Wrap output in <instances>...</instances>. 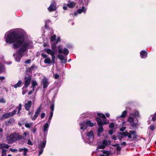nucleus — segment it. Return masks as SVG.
Instances as JSON below:
<instances>
[{"instance_id": "obj_41", "label": "nucleus", "mask_w": 156, "mask_h": 156, "mask_svg": "<svg viewBox=\"0 0 156 156\" xmlns=\"http://www.w3.org/2000/svg\"><path fill=\"white\" fill-rule=\"evenodd\" d=\"M3 71V65L0 63V72H2Z\"/></svg>"}, {"instance_id": "obj_38", "label": "nucleus", "mask_w": 156, "mask_h": 156, "mask_svg": "<svg viewBox=\"0 0 156 156\" xmlns=\"http://www.w3.org/2000/svg\"><path fill=\"white\" fill-rule=\"evenodd\" d=\"M55 56H51V62L52 63L54 64L55 63Z\"/></svg>"}, {"instance_id": "obj_1", "label": "nucleus", "mask_w": 156, "mask_h": 156, "mask_svg": "<svg viewBox=\"0 0 156 156\" xmlns=\"http://www.w3.org/2000/svg\"><path fill=\"white\" fill-rule=\"evenodd\" d=\"M5 42L8 44L12 43V48L17 49V55L15 53L13 55L15 60L20 62L21 58L27 54L28 49H31L33 47V42L30 40H25L24 38L18 35L15 30H10L6 32L4 36Z\"/></svg>"}, {"instance_id": "obj_3", "label": "nucleus", "mask_w": 156, "mask_h": 156, "mask_svg": "<svg viewBox=\"0 0 156 156\" xmlns=\"http://www.w3.org/2000/svg\"><path fill=\"white\" fill-rule=\"evenodd\" d=\"M140 116L138 111L134 110L133 113H130L128 118V121L129 122L133 128L136 127L138 123L137 119L135 120L136 118H138Z\"/></svg>"}, {"instance_id": "obj_37", "label": "nucleus", "mask_w": 156, "mask_h": 156, "mask_svg": "<svg viewBox=\"0 0 156 156\" xmlns=\"http://www.w3.org/2000/svg\"><path fill=\"white\" fill-rule=\"evenodd\" d=\"M41 106H39L37 109L36 111V112L37 113L39 114V113L41 112Z\"/></svg>"}, {"instance_id": "obj_33", "label": "nucleus", "mask_w": 156, "mask_h": 156, "mask_svg": "<svg viewBox=\"0 0 156 156\" xmlns=\"http://www.w3.org/2000/svg\"><path fill=\"white\" fill-rule=\"evenodd\" d=\"M97 115L101 117L104 119H105L106 118V117L104 114H102L101 113H98Z\"/></svg>"}, {"instance_id": "obj_9", "label": "nucleus", "mask_w": 156, "mask_h": 156, "mask_svg": "<svg viewBox=\"0 0 156 156\" xmlns=\"http://www.w3.org/2000/svg\"><path fill=\"white\" fill-rule=\"evenodd\" d=\"M111 142L110 141L106 140H104L98 145L97 149H103L107 147L110 145Z\"/></svg>"}, {"instance_id": "obj_11", "label": "nucleus", "mask_w": 156, "mask_h": 156, "mask_svg": "<svg viewBox=\"0 0 156 156\" xmlns=\"http://www.w3.org/2000/svg\"><path fill=\"white\" fill-rule=\"evenodd\" d=\"M16 111L14 110L11 112L7 113L5 114H3L2 117V119H7L10 117L13 116L16 113Z\"/></svg>"}, {"instance_id": "obj_55", "label": "nucleus", "mask_w": 156, "mask_h": 156, "mask_svg": "<svg viewBox=\"0 0 156 156\" xmlns=\"http://www.w3.org/2000/svg\"><path fill=\"white\" fill-rule=\"evenodd\" d=\"M45 116V114L44 113H42L41 115V118H43Z\"/></svg>"}, {"instance_id": "obj_58", "label": "nucleus", "mask_w": 156, "mask_h": 156, "mask_svg": "<svg viewBox=\"0 0 156 156\" xmlns=\"http://www.w3.org/2000/svg\"><path fill=\"white\" fill-rule=\"evenodd\" d=\"M56 48V46L55 44H52L51 46V48L53 50L54 49H55Z\"/></svg>"}, {"instance_id": "obj_62", "label": "nucleus", "mask_w": 156, "mask_h": 156, "mask_svg": "<svg viewBox=\"0 0 156 156\" xmlns=\"http://www.w3.org/2000/svg\"><path fill=\"white\" fill-rule=\"evenodd\" d=\"M121 147H120L118 146L117 147L116 150H117V151H119L121 150Z\"/></svg>"}, {"instance_id": "obj_44", "label": "nucleus", "mask_w": 156, "mask_h": 156, "mask_svg": "<svg viewBox=\"0 0 156 156\" xmlns=\"http://www.w3.org/2000/svg\"><path fill=\"white\" fill-rule=\"evenodd\" d=\"M54 76L55 79H57L59 78V76L57 74H55L54 75Z\"/></svg>"}, {"instance_id": "obj_35", "label": "nucleus", "mask_w": 156, "mask_h": 156, "mask_svg": "<svg viewBox=\"0 0 156 156\" xmlns=\"http://www.w3.org/2000/svg\"><path fill=\"white\" fill-rule=\"evenodd\" d=\"M67 5L68 7H70V8H73L74 6V5H73V3L72 2H70V3H68L67 4Z\"/></svg>"}, {"instance_id": "obj_59", "label": "nucleus", "mask_w": 156, "mask_h": 156, "mask_svg": "<svg viewBox=\"0 0 156 156\" xmlns=\"http://www.w3.org/2000/svg\"><path fill=\"white\" fill-rule=\"evenodd\" d=\"M0 102L1 103H4L5 101L3 98H1L0 99Z\"/></svg>"}, {"instance_id": "obj_30", "label": "nucleus", "mask_w": 156, "mask_h": 156, "mask_svg": "<svg viewBox=\"0 0 156 156\" xmlns=\"http://www.w3.org/2000/svg\"><path fill=\"white\" fill-rule=\"evenodd\" d=\"M103 154H101L100 156H108L109 154L107 151H103Z\"/></svg>"}, {"instance_id": "obj_50", "label": "nucleus", "mask_w": 156, "mask_h": 156, "mask_svg": "<svg viewBox=\"0 0 156 156\" xmlns=\"http://www.w3.org/2000/svg\"><path fill=\"white\" fill-rule=\"evenodd\" d=\"M114 126V124L113 123H111L109 125V127L110 128H112Z\"/></svg>"}, {"instance_id": "obj_26", "label": "nucleus", "mask_w": 156, "mask_h": 156, "mask_svg": "<svg viewBox=\"0 0 156 156\" xmlns=\"http://www.w3.org/2000/svg\"><path fill=\"white\" fill-rule=\"evenodd\" d=\"M44 62L45 64H51L52 63L51 61L49 58H48L44 60Z\"/></svg>"}, {"instance_id": "obj_51", "label": "nucleus", "mask_w": 156, "mask_h": 156, "mask_svg": "<svg viewBox=\"0 0 156 156\" xmlns=\"http://www.w3.org/2000/svg\"><path fill=\"white\" fill-rule=\"evenodd\" d=\"M9 145L7 144H4V147L6 149L8 148L9 147Z\"/></svg>"}, {"instance_id": "obj_7", "label": "nucleus", "mask_w": 156, "mask_h": 156, "mask_svg": "<svg viewBox=\"0 0 156 156\" xmlns=\"http://www.w3.org/2000/svg\"><path fill=\"white\" fill-rule=\"evenodd\" d=\"M96 120L97 122L99 127H98L97 131V135L98 136H100V133H102L103 131L102 125L104 124H106L108 123L107 122H106L105 120H102L100 118L97 117L96 119Z\"/></svg>"}, {"instance_id": "obj_8", "label": "nucleus", "mask_w": 156, "mask_h": 156, "mask_svg": "<svg viewBox=\"0 0 156 156\" xmlns=\"http://www.w3.org/2000/svg\"><path fill=\"white\" fill-rule=\"evenodd\" d=\"M86 136L87 139H84L83 137L82 138L85 143L91 144L94 140V135L93 132L91 131L89 132H87L86 133Z\"/></svg>"}, {"instance_id": "obj_46", "label": "nucleus", "mask_w": 156, "mask_h": 156, "mask_svg": "<svg viewBox=\"0 0 156 156\" xmlns=\"http://www.w3.org/2000/svg\"><path fill=\"white\" fill-rule=\"evenodd\" d=\"M23 90V91H22V94H26L27 92V88H25L24 89H23V87L22 88Z\"/></svg>"}, {"instance_id": "obj_10", "label": "nucleus", "mask_w": 156, "mask_h": 156, "mask_svg": "<svg viewBox=\"0 0 156 156\" xmlns=\"http://www.w3.org/2000/svg\"><path fill=\"white\" fill-rule=\"evenodd\" d=\"M31 79V77L30 76H26L25 77L24 85L23 87V89L27 88L30 84Z\"/></svg>"}, {"instance_id": "obj_39", "label": "nucleus", "mask_w": 156, "mask_h": 156, "mask_svg": "<svg viewBox=\"0 0 156 156\" xmlns=\"http://www.w3.org/2000/svg\"><path fill=\"white\" fill-rule=\"evenodd\" d=\"M45 50L47 53L48 54H50L52 51L50 49H46Z\"/></svg>"}, {"instance_id": "obj_22", "label": "nucleus", "mask_w": 156, "mask_h": 156, "mask_svg": "<svg viewBox=\"0 0 156 156\" xmlns=\"http://www.w3.org/2000/svg\"><path fill=\"white\" fill-rule=\"evenodd\" d=\"M22 85V80H19L18 82L15 84L12 85V86L15 88H16L18 87H20Z\"/></svg>"}, {"instance_id": "obj_21", "label": "nucleus", "mask_w": 156, "mask_h": 156, "mask_svg": "<svg viewBox=\"0 0 156 156\" xmlns=\"http://www.w3.org/2000/svg\"><path fill=\"white\" fill-rule=\"evenodd\" d=\"M127 113V111L126 110H125L122 112V114L120 116H118L117 118L118 119H121L122 118H124L126 116Z\"/></svg>"}, {"instance_id": "obj_49", "label": "nucleus", "mask_w": 156, "mask_h": 156, "mask_svg": "<svg viewBox=\"0 0 156 156\" xmlns=\"http://www.w3.org/2000/svg\"><path fill=\"white\" fill-rule=\"evenodd\" d=\"M53 115V113L52 112H50V115L48 119H49L51 120V119Z\"/></svg>"}, {"instance_id": "obj_6", "label": "nucleus", "mask_w": 156, "mask_h": 156, "mask_svg": "<svg viewBox=\"0 0 156 156\" xmlns=\"http://www.w3.org/2000/svg\"><path fill=\"white\" fill-rule=\"evenodd\" d=\"M121 134L122 135L121 138H119V140H121L122 138L123 137H128L129 138H133L135 139L137 138V135L136 134L135 131L134 130H130L129 132L126 131L121 133Z\"/></svg>"}, {"instance_id": "obj_60", "label": "nucleus", "mask_w": 156, "mask_h": 156, "mask_svg": "<svg viewBox=\"0 0 156 156\" xmlns=\"http://www.w3.org/2000/svg\"><path fill=\"white\" fill-rule=\"evenodd\" d=\"M60 41V37H58L56 40V44H57L58 42H59Z\"/></svg>"}, {"instance_id": "obj_53", "label": "nucleus", "mask_w": 156, "mask_h": 156, "mask_svg": "<svg viewBox=\"0 0 156 156\" xmlns=\"http://www.w3.org/2000/svg\"><path fill=\"white\" fill-rule=\"evenodd\" d=\"M126 129V127H122L120 128V131L122 132L124 131Z\"/></svg>"}, {"instance_id": "obj_40", "label": "nucleus", "mask_w": 156, "mask_h": 156, "mask_svg": "<svg viewBox=\"0 0 156 156\" xmlns=\"http://www.w3.org/2000/svg\"><path fill=\"white\" fill-rule=\"evenodd\" d=\"M40 149L39 150V151L38 152H39V155H41L42 153L44 151V149L40 148H39Z\"/></svg>"}, {"instance_id": "obj_13", "label": "nucleus", "mask_w": 156, "mask_h": 156, "mask_svg": "<svg viewBox=\"0 0 156 156\" xmlns=\"http://www.w3.org/2000/svg\"><path fill=\"white\" fill-rule=\"evenodd\" d=\"M46 143V137H44V139L43 141H41L38 144L39 148H42L44 149L45 147Z\"/></svg>"}, {"instance_id": "obj_15", "label": "nucleus", "mask_w": 156, "mask_h": 156, "mask_svg": "<svg viewBox=\"0 0 156 156\" xmlns=\"http://www.w3.org/2000/svg\"><path fill=\"white\" fill-rule=\"evenodd\" d=\"M49 126L48 123H45L43 126V132L44 133V137H46L47 134L48 133V129Z\"/></svg>"}, {"instance_id": "obj_63", "label": "nucleus", "mask_w": 156, "mask_h": 156, "mask_svg": "<svg viewBox=\"0 0 156 156\" xmlns=\"http://www.w3.org/2000/svg\"><path fill=\"white\" fill-rule=\"evenodd\" d=\"M4 144H0V148H2L4 147Z\"/></svg>"}, {"instance_id": "obj_57", "label": "nucleus", "mask_w": 156, "mask_h": 156, "mask_svg": "<svg viewBox=\"0 0 156 156\" xmlns=\"http://www.w3.org/2000/svg\"><path fill=\"white\" fill-rule=\"evenodd\" d=\"M31 60L30 59H28L26 61L25 63L26 64H30V63Z\"/></svg>"}, {"instance_id": "obj_4", "label": "nucleus", "mask_w": 156, "mask_h": 156, "mask_svg": "<svg viewBox=\"0 0 156 156\" xmlns=\"http://www.w3.org/2000/svg\"><path fill=\"white\" fill-rule=\"evenodd\" d=\"M58 52L60 54L58 55V58L61 61V62L63 64H65L67 61V59L65 58L61 54L63 53L65 55H67L69 53V51L66 48H64L63 49L61 46H58Z\"/></svg>"}, {"instance_id": "obj_45", "label": "nucleus", "mask_w": 156, "mask_h": 156, "mask_svg": "<svg viewBox=\"0 0 156 156\" xmlns=\"http://www.w3.org/2000/svg\"><path fill=\"white\" fill-rule=\"evenodd\" d=\"M10 150L12 152H17V149H12L11 148H10Z\"/></svg>"}, {"instance_id": "obj_54", "label": "nucleus", "mask_w": 156, "mask_h": 156, "mask_svg": "<svg viewBox=\"0 0 156 156\" xmlns=\"http://www.w3.org/2000/svg\"><path fill=\"white\" fill-rule=\"evenodd\" d=\"M37 130V129L36 128L34 127V129L32 130V132L34 133H35Z\"/></svg>"}, {"instance_id": "obj_25", "label": "nucleus", "mask_w": 156, "mask_h": 156, "mask_svg": "<svg viewBox=\"0 0 156 156\" xmlns=\"http://www.w3.org/2000/svg\"><path fill=\"white\" fill-rule=\"evenodd\" d=\"M37 85V83L35 80H33L32 81V86L31 87L32 88L33 90L34 91V87L36 86Z\"/></svg>"}, {"instance_id": "obj_19", "label": "nucleus", "mask_w": 156, "mask_h": 156, "mask_svg": "<svg viewBox=\"0 0 156 156\" xmlns=\"http://www.w3.org/2000/svg\"><path fill=\"white\" fill-rule=\"evenodd\" d=\"M140 55L141 58H144L147 56V53L146 51L142 50L140 52Z\"/></svg>"}, {"instance_id": "obj_23", "label": "nucleus", "mask_w": 156, "mask_h": 156, "mask_svg": "<svg viewBox=\"0 0 156 156\" xmlns=\"http://www.w3.org/2000/svg\"><path fill=\"white\" fill-rule=\"evenodd\" d=\"M32 102L31 101H29L28 102L26 103L25 105V107L26 110L29 111L31 107Z\"/></svg>"}, {"instance_id": "obj_43", "label": "nucleus", "mask_w": 156, "mask_h": 156, "mask_svg": "<svg viewBox=\"0 0 156 156\" xmlns=\"http://www.w3.org/2000/svg\"><path fill=\"white\" fill-rule=\"evenodd\" d=\"M41 55L43 58H45V59L48 58V55L46 54H44V53H41Z\"/></svg>"}, {"instance_id": "obj_48", "label": "nucleus", "mask_w": 156, "mask_h": 156, "mask_svg": "<svg viewBox=\"0 0 156 156\" xmlns=\"http://www.w3.org/2000/svg\"><path fill=\"white\" fill-rule=\"evenodd\" d=\"M16 109H18V111H20L21 109V105L20 104L18 108H16Z\"/></svg>"}, {"instance_id": "obj_61", "label": "nucleus", "mask_w": 156, "mask_h": 156, "mask_svg": "<svg viewBox=\"0 0 156 156\" xmlns=\"http://www.w3.org/2000/svg\"><path fill=\"white\" fill-rule=\"evenodd\" d=\"M126 143L125 142H123L121 143V145L125 146L126 145Z\"/></svg>"}, {"instance_id": "obj_27", "label": "nucleus", "mask_w": 156, "mask_h": 156, "mask_svg": "<svg viewBox=\"0 0 156 156\" xmlns=\"http://www.w3.org/2000/svg\"><path fill=\"white\" fill-rule=\"evenodd\" d=\"M86 124L87 126L92 127L94 125L93 123L91 122V121L90 120H87L86 121Z\"/></svg>"}, {"instance_id": "obj_47", "label": "nucleus", "mask_w": 156, "mask_h": 156, "mask_svg": "<svg viewBox=\"0 0 156 156\" xmlns=\"http://www.w3.org/2000/svg\"><path fill=\"white\" fill-rule=\"evenodd\" d=\"M27 144L29 145H33V143L30 139H28L27 143Z\"/></svg>"}, {"instance_id": "obj_24", "label": "nucleus", "mask_w": 156, "mask_h": 156, "mask_svg": "<svg viewBox=\"0 0 156 156\" xmlns=\"http://www.w3.org/2000/svg\"><path fill=\"white\" fill-rule=\"evenodd\" d=\"M87 10L86 9H85V7L83 6L82 7V9H79L77 10V12L79 13H81L82 12L85 13Z\"/></svg>"}, {"instance_id": "obj_14", "label": "nucleus", "mask_w": 156, "mask_h": 156, "mask_svg": "<svg viewBox=\"0 0 156 156\" xmlns=\"http://www.w3.org/2000/svg\"><path fill=\"white\" fill-rule=\"evenodd\" d=\"M56 3L54 1L48 8V9L50 12L54 11L56 10Z\"/></svg>"}, {"instance_id": "obj_64", "label": "nucleus", "mask_w": 156, "mask_h": 156, "mask_svg": "<svg viewBox=\"0 0 156 156\" xmlns=\"http://www.w3.org/2000/svg\"><path fill=\"white\" fill-rule=\"evenodd\" d=\"M50 122H51V120L48 119L47 122V123H48V124L49 126Z\"/></svg>"}, {"instance_id": "obj_20", "label": "nucleus", "mask_w": 156, "mask_h": 156, "mask_svg": "<svg viewBox=\"0 0 156 156\" xmlns=\"http://www.w3.org/2000/svg\"><path fill=\"white\" fill-rule=\"evenodd\" d=\"M18 151L20 152H23V155L26 156L27 155V153L28 151V149L25 147L23 148H20L18 150Z\"/></svg>"}, {"instance_id": "obj_52", "label": "nucleus", "mask_w": 156, "mask_h": 156, "mask_svg": "<svg viewBox=\"0 0 156 156\" xmlns=\"http://www.w3.org/2000/svg\"><path fill=\"white\" fill-rule=\"evenodd\" d=\"M55 51H52L51 54L50 55L52 56H55Z\"/></svg>"}, {"instance_id": "obj_28", "label": "nucleus", "mask_w": 156, "mask_h": 156, "mask_svg": "<svg viewBox=\"0 0 156 156\" xmlns=\"http://www.w3.org/2000/svg\"><path fill=\"white\" fill-rule=\"evenodd\" d=\"M151 117L153 122H154L156 120V112L154 114L151 115L150 118Z\"/></svg>"}, {"instance_id": "obj_36", "label": "nucleus", "mask_w": 156, "mask_h": 156, "mask_svg": "<svg viewBox=\"0 0 156 156\" xmlns=\"http://www.w3.org/2000/svg\"><path fill=\"white\" fill-rule=\"evenodd\" d=\"M56 38V36L55 35H54L51 37V41H53L55 40Z\"/></svg>"}, {"instance_id": "obj_29", "label": "nucleus", "mask_w": 156, "mask_h": 156, "mask_svg": "<svg viewBox=\"0 0 156 156\" xmlns=\"http://www.w3.org/2000/svg\"><path fill=\"white\" fill-rule=\"evenodd\" d=\"M33 126V123H26L25 124V126L27 128H30Z\"/></svg>"}, {"instance_id": "obj_32", "label": "nucleus", "mask_w": 156, "mask_h": 156, "mask_svg": "<svg viewBox=\"0 0 156 156\" xmlns=\"http://www.w3.org/2000/svg\"><path fill=\"white\" fill-rule=\"evenodd\" d=\"M52 101H53V102H52L51 105V106H50V108L51 110V112H52L53 113V112L54 110V100H53Z\"/></svg>"}, {"instance_id": "obj_31", "label": "nucleus", "mask_w": 156, "mask_h": 156, "mask_svg": "<svg viewBox=\"0 0 156 156\" xmlns=\"http://www.w3.org/2000/svg\"><path fill=\"white\" fill-rule=\"evenodd\" d=\"M39 114L35 112L34 116L33 117L32 115H31L30 116V118L32 120H34L37 118Z\"/></svg>"}, {"instance_id": "obj_34", "label": "nucleus", "mask_w": 156, "mask_h": 156, "mask_svg": "<svg viewBox=\"0 0 156 156\" xmlns=\"http://www.w3.org/2000/svg\"><path fill=\"white\" fill-rule=\"evenodd\" d=\"M6 151L5 149H2V156H6Z\"/></svg>"}, {"instance_id": "obj_18", "label": "nucleus", "mask_w": 156, "mask_h": 156, "mask_svg": "<svg viewBox=\"0 0 156 156\" xmlns=\"http://www.w3.org/2000/svg\"><path fill=\"white\" fill-rule=\"evenodd\" d=\"M79 124L80 126V129H81L84 131V130L87 129V126L86 124V121L83 122L82 123H80Z\"/></svg>"}, {"instance_id": "obj_16", "label": "nucleus", "mask_w": 156, "mask_h": 156, "mask_svg": "<svg viewBox=\"0 0 156 156\" xmlns=\"http://www.w3.org/2000/svg\"><path fill=\"white\" fill-rule=\"evenodd\" d=\"M37 69V66L34 65H33L27 69V72L31 73L33 71Z\"/></svg>"}, {"instance_id": "obj_5", "label": "nucleus", "mask_w": 156, "mask_h": 156, "mask_svg": "<svg viewBox=\"0 0 156 156\" xmlns=\"http://www.w3.org/2000/svg\"><path fill=\"white\" fill-rule=\"evenodd\" d=\"M58 52L60 54L58 55V58L61 61V62L63 64H65L67 61V59L65 58L61 54L63 53L65 55H67L69 53V51L66 48H64L63 49L61 46H58Z\"/></svg>"}, {"instance_id": "obj_56", "label": "nucleus", "mask_w": 156, "mask_h": 156, "mask_svg": "<svg viewBox=\"0 0 156 156\" xmlns=\"http://www.w3.org/2000/svg\"><path fill=\"white\" fill-rule=\"evenodd\" d=\"M150 128L151 130H154V125H151L150 126Z\"/></svg>"}, {"instance_id": "obj_17", "label": "nucleus", "mask_w": 156, "mask_h": 156, "mask_svg": "<svg viewBox=\"0 0 156 156\" xmlns=\"http://www.w3.org/2000/svg\"><path fill=\"white\" fill-rule=\"evenodd\" d=\"M15 120L13 118L9 119L6 122V124L7 126L12 125L14 123Z\"/></svg>"}, {"instance_id": "obj_2", "label": "nucleus", "mask_w": 156, "mask_h": 156, "mask_svg": "<svg viewBox=\"0 0 156 156\" xmlns=\"http://www.w3.org/2000/svg\"><path fill=\"white\" fill-rule=\"evenodd\" d=\"M7 142L9 144H12L18 140L19 144H23L26 141V139L24 137L18 134L14 133L6 137Z\"/></svg>"}, {"instance_id": "obj_12", "label": "nucleus", "mask_w": 156, "mask_h": 156, "mask_svg": "<svg viewBox=\"0 0 156 156\" xmlns=\"http://www.w3.org/2000/svg\"><path fill=\"white\" fill-rule=\"evenodd\" d=\"M41 84L43 85V88L45 89L47 88L49 84L48 80L46 78H44L41 81Z\"/></svg>"}, {"instance_id": "obj_42", "label": "nucleus", "mask_w": 156, "mask_h": 156, "mask_svg": "<svg viewBox=\"0 0 156 156\" xmlns=\"http://www.w3.org/2000/svg\"><path fill=\"white\" fill-rule=\"evenodd\" d=\"M29 135V132H24L23 133V135L24 136H23V137H24V138H24V137H26L27 136Z\"/></svg>"}]
</instances>
